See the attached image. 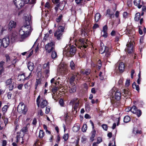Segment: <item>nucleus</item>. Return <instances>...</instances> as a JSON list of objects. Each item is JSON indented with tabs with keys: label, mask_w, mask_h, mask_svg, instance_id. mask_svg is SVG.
<instances>
[{
	"label": "nucleus",
	"mask_w": 146,
	"mask_h": 146,
	"mask_svg": "<svg viewBox=\"0 0 146 146\" xmlns=\"http://www.w3.org/2000/svg\"><path fill=\"white\" fill-rule=\"evenodd\" d=\"M80 126L79 125L76 124L72 128V130L74 132H76L78 131L80 129Z\"/></svg>",
	"instance_id": "27"
},
{
	"label": "nucleus",
	"mask_w": 146,
	"mask_h": 146,
	"mask_svg": "<svg viewBox=\"0 0 146 146\" xmlns=\"http://www.w3.org/2000/svg\"><path fill=\"white\" fill-rule=\"evenodd\" d=\"M5 84L7 86H8V88L10 91L12 90L14 86V83L12 82V79L10 78L7 80L5 82Z\"/></svg>",
	"instance_id": "10"
},
{
	"label": "nucleus",
	"mask_w": 146,
	"mask_h": 146,
	"mask_svg": "<svg viewBox=\"0 0 146 146\" xmlns=\"http://www.w3.org/2000/svg\"><path fill=\"white\" fill-rule=\"evenodd\" d=\"M62 33L56 31L54 33V35L58 40H60L62 37Z\"/></svg>",
	"instance_id": "20"
},
{
	"label": "nucleus",
	"mask_w": 146,
	"mask_h": 146,
	"mask_svg": "<svg viewBox=\"0 0 146 146\" xmlns=\"http://www.w3.org/2000/svg\"><path fill=\"white\" fill-rule=\"evenodd\" d=\"M5 63V62L3 60L0 61V72L1 74L2 72H3L4 70L3 66Z\"/></svg>",
	"instance_id": "23"
},
{
	"label": "nucleus",
	"mask_w": 146,
	"mask_h": 146,
	"mask_svg": "<svg viewBox=\"0 0 146 146\" xmlns=\"http://www.w3.org/2000/svg\"><path fill=\"white\" fill-rule=\"evenodd\" d=\"M91 135L90 137V139L93 141L94 139V138L95 137L96 134V131L95 129H93L92 131L91 132Z\"/></svg>",
	"instance_id": "28"
},
{
	"label": "nucleus",
	"mask_w": 146,
	"mask_h": 146,
	"mask_svg": "<svg viewBox=\"0 0 146 146\" xmlns=\"http://www.w3.org/2000/svg\"><path fill=\"white\" fill-rule=\"evenodd\" d=\"M109 95L111 97V101L112 103L115 102V100H119L121 98V93L115 88H113L110 91Z\"/></svg>",
	"instance_id": "2"
},
{
	"label": "nucleus",
	"mask_w": 146,
	"mask_h": 146,
	"mask_svg": "<svg viewBox=\"0 0 146 146\" xmlns=\"http://www.w3.org/2000/svg\"><path fill=\"white\" fill-rule=\"evenodd\" d=\"M14 58H13L12 60H11V65H13L14 66H15V64L17 62V57H15V56L14 57Z\"/></svg>",
	"instance_id": "42"
},
{
	"label": "nucleus",
	"mask_w": 146,
	"mask_h": 146,
	"mask_svg": "<svg viewBox=\"0 0 146 146\" xmlns=\"http://www.w3.org/2000/svg\"><path fill=\"white\" fill-rule=\"evenodd\" d=\"M65 24L64 23H63L62 25H60L58 27L57 31L59 32L62 33L65 29Z\"/></svg>",
	"instance_id": "22"
},
{
	"label": "nucleus",
	"mask_w": 146,
	"mask_h": 146,
	"mask_svg": "<svg viewBox=\"0 0 146 146\" xmlns=\"http://www.w3.org/2000/svg\"><path fill=\"white\" fill-rule=\"evenodd\" d=\"M27 66L28 69L31 71H32L34 68L33 63L31 62H28Z\"/></svg>",
	"instance_id": "24"
},
{
	"label": "nucleus",
	"mask_w": 146,
	"mask_h": 146,
	"mask_svg": "<svg viewBox=\"0 0 146 146\" xmlns=\"http://www.w3.org/2000/svg\"><path fill=\"white\" fill-rule=\"evenodd\" d=\"M103 129L105 131H107L108 129V126L107 125L103 124L102 125Z\"/></svg>",
	"instance_id": "60"
},
{
	"label": "nucleus",
	"mask_w": 146,
	"mask_h": 146,
	"mask_svg": "<svg viewBox=\"0 0 146 146\" xmlns=\"http://www.w3.org/2000/svg\"><path fill=\"white\" fill-rule=\"evenodd\" d=\"M4 56L5 58L6 61L9 63L12 59V57L11 58L8 54H6L4 55Z\"/></svg>",
	"instance_id": "26"
},
{
	"label": "nucleus",
	"mask_w": 146,
	"mask_h": 146,
	"mask_svg": "<svg viewBox=\"0 0 146 146\" xmlns=\"http://www.w3.org/2000/svg\"><path fill=\"white\" fill-rule=\"evenodd\" d=\"M102 62H101V61L100 60H99L98 61V65H97V68L98 70H100L102 66Z\"/></svg>",
	"instance_id": "48"
},
{
	"label": "nucleus",
	"mask_w": 146,
	"mask_h": 146,
	"mask_svg": "<svg viewBox=\"0 0 146 146\" xmlns=\"http://www.w3.org/2000/svg\"><path fill=\"white\" fill-rule=\"evenodd\" d=\"M60 68V72L62 73L66 74L67 73L68 71L67 69L66 66H64V65H61V66H59Z\"/></svg>",
	"instance_id": "17"
},
{
	"label": "nucleus",
	"mask_w": 146,
	"mask_h": 146,
	"mask_svg": "<svg viewBox=\"0 0 146 146\" xmlns=\"http://www.w3.org/2000/svg\"><path fill=\"white\" fill-rule=\"evenodd\" d=\"M113 15V13H111L110 10L109 9H108L107 10V13L106 15H108L110 17V18H111L112 17V15Z\"/></svg>",
	"instance_id": "44"
},
{
	"label": "nucleus",
	"mask_w": 146,
	"mask_h": 146,
	"mask_svg": "<svg viewBox=\"0 0 146 146\" xmlns=\"http://www.w3.org/2000/svg\"><path fill=\"white\" fill-rule=\"evenodd\" d=\"M71 85L72 86L69 87V92L70 93H72L76 92V87L75 84Z\"/></svg>",
	"instance_id": "21"
},
{
	"label": "nucleus",
	"mask_w": 146,
	"mask_h": 146,
	"mask_svg": "<svg viewBox=\"0 0 146 146\" xmlns=\"http://www.w3.org/2000/svg\"><path fill=\"white\" fill-rule=\"evenodd\" d=\"M75 77L74 76H72L70 78V83L71 84H74V83H73L74 79H75Z\"/></svg>",
	"instance_id": "50"
},
{
	"label": "nucleus",
	"mask_w": 146,
	"mask_h": 146,
	"mask_svg": "<svg viewBox=\"0 0 146 146\" xmlns=\"http://www.w3.org/2000/svg\"><path fill=\"white\" fill-rule=\"evenodd\" d=\"M40 106L42 108H44L47 106L48 103L45 99L42 98L40 99Z\"/></svg>",
	"instance_id": "14"
},
{
	"label": "nucleus",
	"mask_w": 146,
	"mask_h": 146,
	"mask_svg": "<svg viewBox=\"0 0 146 146\" xmlns=\"http://www.w3.org/2000/svg\"><path fill=\"white\" fill-rule=\"evenodd\" d=\"M2 118L4 120L5 124V125H6L8 121V118L6 117L5 118V117L3 116H2Z\"/></svg>",
	"instance_id": "55"
},
{
	"label": "nucleus",
	"mask_w": 146,
	"mask_h": 146,
	"mask_svg": "<svg viewBox=\"0 0 146 146\" xmlns=\"http://www.w3.org/2000/svg\"><path fill=\"white\" fill-rule=\"evenodd\" d=\"M26 131L27 129L26 128H23L20 131V132L21 133H23V134L24 135L25 133L26 132Z\"/></svg>",
	"instance_id": "64"
},
{
	"label": "nucleus",
	"mask_w": 146,
	"mask_h": 146,
	"mask_svg": "<svg viewBox=\"0 0 146 146\" xmlns=\"http://www.w3.org/2000/svg\"><path fill=\"white\" fill-rule=\"evenodd\" d=\"M22 0H14L13 2L17 8L23 6V5L22 3Z\"/></svg>",
	"instance_id": "18"
},
{
	"label": "nucleus",
	"mask_w": 146,
	"mask_h": 146,
	"mask_svg": "<svg viewBox=\"0 0 146 146\" xmlns=\"http://www.w3.org/2000/svg\"><path fill=\"white\" fill-rule=\"evenodd\" d=\"M24 135V134H23V133H21L20 131L19 132H18L16 137L17 139L16 142H18L19 141L20 142L21 141V143L22 144L23 143L24 141L23 137Z\"/></svg>",
	"instance_id": "11"
},
{
	"label": "nucleus",
	"mask_w": 146,
	"mask_h": 146,
	"mask_svg": "<svg viewBox=\"0 0 146 146\" xmlns=\"http://www.w3.org/2000/svg\"><path fill=\"white\" fill-rule=\"evenodd\" d=\"M30 20L26 19L25 25L21 27L19 30V34L21 40L19 39L18 38V36L17 35L12 34L11 37V39L12 42L22 41L23 39L28 36L32 31V29L30 25Z\"/></svg>",
	"instance_id": "1"
},
{
	"label": "nucleus",
	"mask_w": 146,
	"mask_h": 146,
	"mask_svg": "<svg viewBox=\"0 0 146 146\" xmlns=\"http://www.w3.org/2000/svg\"><path fill=\"white\" fill-rule=\"evenodd\" d=\"M2 46L6 48L8 46L9 43V39L8 37L4 38L1 40Z\"/></svg>",
	"instance_id": "13"
},
{
	"label": "nucleus",
	"mask_w": 146,
	"mask_h": 146,
	"mask_svg": "<svg viewBox=\"0 0 146 146\" xmlns=\"http://www.w3.org/2000/svg\"><path fill=\"white\" fill-rule=\"evenodd\" d=\"M62 15L61 14L56 19V21L58 23L60 22L62 19Z\"/></svg>",
	"instance_id": "47"
},
{
	"label": "nucleus",
	"mask_w": 146,
	"mask_h": 146,
	"mask_svg": "<svg viewBox=\"0 0 146 146\" xmlns=\"http://www.w3.org/2000/svg\"><path fill=\"white\" fill-rule=\"evenodd\" d=\"M125 33L129 36L130 37L133 36L134 38L135 32L133 29H130L127 27L125 31Z\"/></svg>",
	"instance_id": "12"
},
{
	"label": "nucleus",
	"mask_w": 146,
	"mask_h": 146,
	"mask_svg": "<svg viewBox=\"0 0 146 146\" xmlns=\"http://www.w3.org/2000/svg\"><path fill=\"white\" fill-rule=\"evenodd\" d=\"M8 108V106L7 105H5L2 108V111L4 114L7 111Z\"/></svg>",
	"instance_id": "40"
},
{
	"label": "nucleus",
	"mask_w": 146,
	"mask_h": 146,
	"mask_svg": "<svg viewBox=\"0 0 146 146\" xmlns=\"http://www.w3.org/2000/svg\"><path fill=\"white\" fill-rule=\"evenodd\" d=\"M90 72V69H86L84 72H83L84 74L86 75H89Z\"/></svg>",
	"instance_id": "53"
},
{
	"label": "nucleus",
	"mask_w": 146,
	"mask_h": 146,
	"mask_svg": "<svg viewBox=\"0 0 146 146\" xmlns=\"http://www.w3.org/2000/svg\"><path fill=\"white\" fill-rule=\"evenodd\" d=\"M31 72H30L29 75L26 78L25 77V73H23L22 74L19 75L18 77H20L21 78H22L20 79L19 80V81H21L22 80H23V81L28 80L30 78V76H31Z\"/></svg>",
	"instance_id": "15"
},
{
	"label": "nucleus",
	"mask_w": 146,
	"mask_h": 146,
	"mask_svg": "<svg viewBox=\"0 0 146 146\" xmlns=\"http://www.w3.org/2000/svg\"><path fill=\"white\" fill-rule=\"evenodd\" d=\"M59 88L57 86H55L51 89V91L53 94H54L58 90Z\"/></svg>",
	"instance_id": "38"
},
{
	"label": "nucleus",
	"mask_w": 146,
	"mask_h": 146,
	"mask_svg": "<svg viewBox=\"0 0 146 146\" xmlns=\"http://www.w3.org/2000/svg\"><path fill=\"white\" fill-rule=\"evenodd\" d=\"M76 51V48L73 46H67L64 48L63 54L68 57L72 56L75 54Z\"/></svg>",
	"instance_id": "3"
},
{
	"label": "nucleus",
	"mask_w": 146,
	"mask_h": 146,
	"mask_svg": "<svg viewBox=\"0 0 146 146\" xmlns=\"http://www.w3.org/2000/svg\"><path fill=\"white\" fill-rule=\"evenodd\" d=\"M54 44L55 43L54 42L51 41L45 45L44 49L47 53H50L52 51L54 50Z\"/></svg>",
	"instance_id": "7"
},
{
	"label": "nucleus",
	"mask_w": 146,
	"mask_h": 146,
	"mask_svg": "<svg viewBox=\"0 0 146 146\" xmlns=\"http://www.w3.org/2000/svg\"><path fill=\"white\" fill-rule=\"evenodd\" d=\"M41 84L40 80V79H36V83L35 85V89L36 90L37 86L40 85Z\"/></svg>",
	"instance_id": "37"
},
{
	"label": "nucleus",
	"mask_w": 146,
	"mask_h": 146,
	"mask_svg": "<svg viewBox=\"0 0 146 146\" xmlns=\"http://www.w3.org/2000/svg\"><path fill=\"white\" fill-rule=\"evenodd\" d=\"M141 15L140 13H136L135 17V21H138L140 19Z\"/></svg>",
	"instance_id": "33"
},
{
	"label": "nucleus",
	"mask_w": 146,
	"mask_h": 146,
	"mask_svg": "<svg viewBox=\"0 0 146 146\" xmlns=\"http://www.w3.org/2000/svg\"><path fill=\"white\" fill-rule=\"evenodd\" d=\"M119 69L121 72H123L125 69V66L123 62L120 63L119 65Z\"/></svg>",
	"instance_id": "25"
},
{
	"label": "nucleus",
	"mask_w": 146,
	"mask_h": 146,
	"mask_svg": "<svg viewBox=\"0 0 146 146\" xmlns=\"http://www.w3.org/2000/svg\"><path fill=\"white\" fill-rule=\"evenodd\" d=\"M101 46L99 50L100 53L102 54L104 53H105V56L106 57H109L110 55V52L109 51V48L108 47L104 46L103 43H100Z\"/></svg>",
	"instance_id": "6"
},
{
	"label": "nucleus",
	"mask_w": 146,
	"mask_h": 146,
	"mask_svg": "<svg viewBox=\"0 0 146 146\" xmlns=\"http://www.w3.org/2000/svg\"><path fill=\"white\" fill-rule=\"evenodd\" d=\"M51 54V57L52 59L56 58L57 57L56 52L54 50L52 51Z\"/></svg>",
	"instance_id": "32"
},
{
	"label": "nucleus",
	"mask_w": 146,
	"mask_h": 146,
	"mask_svg": "<svg viewBox=\"0 0 146 146\" xmlns=\"http://www.w3.org/2000/svg\"><path fill=\"white\" fill-rule=\"evenodd\" d=\"M4 128V123L3 122L0 121V130H2Z\"/></svg>",
	"instance_id": "62"
},
{
	"label": "nucleus",
	"mask_w": 146,
	"mask_h": 146,
	"mask_svg": "<svg viewBox=\"0 0 146 146\" xmlns=\"http://www.w3.org/2000/svg\"><path fill=\"white\" fill-rule=\"evenodd\" d=\"M87 126L86 124H84L82 127V130L83 132H85L87 129Z\"/></svg>",
	"instance_id": "49"
},
{
	"label": "nucleus",
	"mask_w": 146,
	"mask_h": 146,
	"mask_svg": "<svg viewBox=\"0 0 146 146\" xmlns=\"http://www.w3.org/2000/svg\"><path fill=\"white\" fill-rule=\"evenodd\" d=\"M119 12L118 11H116L115 15L116 18H118V24H119L120 23V19L119 18Z\"/></svg>",
	"instance_id": "43"
},
{
	"label": "nucleus",
	"mask_w": 146,
	"mask_h": 146,
	"mask_svg": "<svg viewBox=\"0 0 146 146\" xmlns=\"http://www.w3.org/2000/svg\"><path fill=\"white\" fill-rule=\"evenodd\" d=\"M17 110L18 112L20 113L26 114L28 111V108L24 103L21 102L18 105Z\"/></svg>",
	"instance_id": "4"
},
{
	"label": "nucleus",
	"mask_w": 146,
	"mask_h": 146,
	"mask_svg": "<svg viewBox=\"0 0 146 146\" xmlns=\"http://www.w3.org/2000/svg\"><path fill=\"white\" fill-rule=\"evenodd\" d=\"M133 132L135 134H138V133H140L141 131H139V130H138L137 129H134L133 131Z\"/></svg>",
	"instance_id": "59"
},
{
	"label": "nucleus",
	"mask_w": 146,
	"mask_h": 146,
	"mask_svg": "<svg viewBox=\"0 0 146 146\" xmlns=\"http://www.w3.org/2000/svg\"><path fill=\"white\" fill-rule=\"evenodd\" d=\"M44 73L46 76L47 77H48L50 73L49 69H45L44 71Z\"/></svg>",
	"instance_id": "52"
},
{
	"label": "nucleus",
	"mask_w": 146,
	"mask_h": 146,
	"mask_svg": "<svg viewBox=\"0 0 146 146\" xmlns=\"http://www.w3.org/2000/svg\"><path fill=\"white\" fill-rule=\"evenodd\" d=\"M132 87L133 89H135L137 91H139V86L138 85H136L135 82L132 84Z\"/></svg>",
	"instance_id": "35"
},
{
	"label": "nucleus",
	"mask_w": 146,
	"mask_h": 146,
	"mask_svg": "<svg viewBox=\"0 0 146 146\" xmlns=\"http://www.w3.org/2000/svg\"><path fill=\"white\" fill-rule=\"evenodd\" d=\"M75 64L72 60H71L70 63V67L72 70H74L75 68Z\"/></svg>",
	"instance_id": "39"
},
{
	"label": "nucleus",
	"mask_w": 146,
	"mask_h": 146,
	"mask_svg": "<svg viewBox=\"0 0 146 146\" xmlns=\"http://www.w3.org/2000/svg\"><path fill=\"white\" fill-rule=\"evenodd\" d=\"M40 96L39 95L36 99V103H37V106L38 107H39L40 104V101H39V100L40 99Z\"/></svg>",
	"instance_id": "51"
},
{
	"label": "nucleus",
	"mask_w": 146,
	"mask_h": 146,
	"mask_svg": "<svg viewBox=\"0 0 146 146\" xmlns=\"http://www.w3.org/2000/svg\"><path fill=\"white\" fill-rule=\"evenodd\" d=\"M56 79V77H54L52 78L50 80V83L51 84L53 83L56 85L57 84V79Z\"/></svg>",
	"instance_id": "46"
},
{
	"label": "nucleus",
	"mask_w": 146,
	"mask_h": 146,
	"mask_svg": "<svg viewBox=\"0 0 146 146\" xmlns=\"http://www.w3.org/2000/svg\"><path fill=\"white\" fill-rule=\"evenodd\" d=\"M134 5L140 9L141 7L143 5V2L141 0H134Z\"/></svg>",
	"instance_id": "16"
},
{
	"label": "nucleus",
	"mask_w": 146,
	"mask_h": 146,
	"mask_svg": "<svg viewBox=\"0 0 146 146\" xmlns=\"http://www.w3.org/2000/svg\"><path fill=\"white\" fill-rule=\"evenodd\" d=\"M101 33L102 36L103 37H104V38H106L107 37L108 35L107 32H102Z\"/></svg>",
	"instance_id": "63"
},
{
	"label": "nucleus",
	"mask_w": 146,
	"mask_h": 146,
	"mask_svg": "<svg viewBox=\"0 0 146 146\" xmlns=\"http://www.w3.org/2000/svg\"><path fill=\"white\" fill-rule=\"evenodd\" d=\"M44 135V133L42 130H40L39 131V137L40 138H42Z\"/></svg>",
	"instance_id": "45"
},
{
	"label": "nucleus",
	"mask_w": 146,
	"mask_h": 146,
	"mask_svg": "<svg viewBox=\"0 0 146 146\" xmlns=\"http://www.w3.org/2000/svg\"><path fill=\"white\" fill-rule=\"evenodd\" d=\"M134 113L136 114L138 117H140L141 114V111L140 110H138L137 112H136L135 113Z\"/></svg>",
	"instance_id": "57"
},
{
	"label": "nucleus",
	"mask_w": 146,
	"mask_h": 146,
	"mask_svg": "<svg viewBox=\"0 0 146 146\" xmlns=\"http://www.w3.org/2000/svg\"><path fill=\"white\" fill-rule=\"evenodd\" d=\"M134 42L133 41H130L127 44V47L125 49L126 52H127L128 53H131L133 51V47Z\"/></svg>",
	"instance_id": "9"
},
{
	"label": "nucleus",
	"mask_w": 146,
	"mask_h": 146,
	"mask_svg": "<svg viewBox=\"0 0 146 146\" xmlns=\"http://www.w3.org/2000/svg\"><path fill=\"white\" fill-rule=\"evenodd\" d=\"M85 108L86 110L89 111L90 110V107L88 103H87L85 105Z\"/></svg>",
	"instance_id": "54"
},
{
	"label": "nucleus",
	"mask_w": 146,
	"mask_h": 146,
	"mask_svg": "<svg viewBox=\"0 0 146 146\" xmlns=\"http://www.w3.org/2000/svg\"><path fill=\"white\" fill-rule=\"evenodd\" d=\"M59 103L61 106L63 107L64 106V103L62 99H60L59 101Z\"/></svg>",
	"instance_id": "58"
},
{
	"label": "nucleus",
	"mask_w": 146,
	"mask_h": 146,
	"mask_svg": "<svg viewBox=\"0 0 146 146\" xmlns=\"http://www.w3.org/2000/svg\"><path fill=\"white\" fill-rule=\"evenodd\" d=\"M49 62H48L44 64L43 66V69H49L50 67L49 64Z\"/></svg>",
	"instance_id": "41"
},
{
	"label": "nucleus",
	"mask_w": 146,
	"mask_h": 146,
	"mask_svg": "<svg viewBox=\"0 0 146 146\" xmlns=\"http://www.w3.org/2000/svg\"><path fill=\"white\" fill-rule=\"evenodd\" d=\"M75 44L79 48L81 49L84 48H86L88 45L87 44L86 42H85V40L84 38L79 39L78 40H75Z\"/></svg>",
	"instance_id": "5"
},
{
	"label": "nucleus",
	"mask_w": 146,
	"mask_h": 146,
	"mask_svg": "<svg viewBox=\"0 0 146 146\" xmlns=\"http://www.w3.org/2000/svg\"><path fill=\"white\" fill-rule=\"evenodd\" d=\"M131 118L129 116L127 115L125 116L124 118L123 121L125 123H127L130 121Z\"/></svg>",
	"instance_id": "36"
},
{
	"label": "nucleus",
	"mask_w": 146,
	"mask_h": 146,
	"mask_svg": "<svg viewBox=\"0 0 146 146\" xmlns=\"http://www.w3.org/2000/svg\"><path fill=\"white\" fill-rule=\"evenodd\" d=\"M122 94L123 95H124V96L125 97L127 96H129V92L128 90L124 89L123 90V92H122Z\"/></svg>",
	"instance_id": "30"
},
{
	"label": "nucleus",
	"mask_w": 146,
	"mask_h": 146,
	"mask_svg": "<svg viewBox=\"0 0 146 146\" xmlns=\"http://www.w3.org/2000/svg\"><path fill=\"white\" fill-rule=\"evenodd\" d=\"M101 17V15L99 13H96L95 16V20L96 22H98L100 19Z\"/></svg>",
	"instance_id": "29"
},
{
	"label": "nucleus",
	"mask_w": 146,
	"mask_h": 146,
	"mask_svg": "<svg viewBox=\"0 0 146 146\" xmlns=\"http://www.w3.org/2000/svg\"><path fill=\"white\" fill-rule=\"evenodd\" d=\"M16 26V23L13 21H11L8 25L9 30L11 31L13 28H14Z\"/></svg>",
	"instance_id": "19"
},
{
	"label": "nucleus",
	"mask_w": 146,
	"mask_h": 146,
	"mask_svg": "<svg viewBox=\"0 0 146 146\" xmlns=\"http://www.w3.org/2000/svg\"><path fill=\"white\" fill-rule=\"evenodd\" d=\"M36 0H23V2H24L25 4H27L29 3L31 4H33L35 3Z\"/></svg>",
	"instance_id": "31"
},
{
	"label": "nucleus",
	"mask_w": 146,
	"mask_h": 146,
	"mask_svg": "<svg viewBox=\"0 0 146 146\" xmlns=\"http://www.w3.org/2000/svg\"><path fill=\"white\" fill-rule=\"evenodd\" d=\"M70 105H72L75 110L77 109L79 104V101L78 98H74L70 102Z\"/></svg>",
	"instance_id": "8"
},
{
	"label": "nucleus",
	"mask_w": 146,
	"mask_h": 146,
	"mask_svg": "<svg viewBox=\"0 0 146 146\" xmlns=\"http://www.w3.org/2000/svg\"><path fill=\"white\" fill-rule=\"evenodd\" d=\"M130 110H131V111L133 113H135L138 110L136 107L135 106H133L132 108H129Z\"/></svg>",
	"instance_id": "34"
},
{
	"label": "nucleus",
	"mask_w": 146,
	"mask_h": 146,
	"mask_svg": "<svg viewBox=\"0 0 146 146\" xmlns=\"http://www.w3.org/2000/svg\"><path fill=\"white\" fill-rule=\"evenodd\" d=\"M68 134H65L64 135L63 138L64 139L65 141H66L68 138Z\"/></svg>",
	"instance_id": "56"
},
{
	"label": "nucleus",
	"mask_w": 146,
	"mask_h": 146,
	"mask_svg": "<svg viewBox=\"0 0 146 146\" xmlns=\"http://www.w3.org/2000/svg\"><path fill=\"white\" fill-rule=\"evenodd\" d=\"M50 110V107L49 106H48L46 108L45 113L48 114L49 113Z\"/></svg>",
	"instance_id": "61"
}]
</instances>
